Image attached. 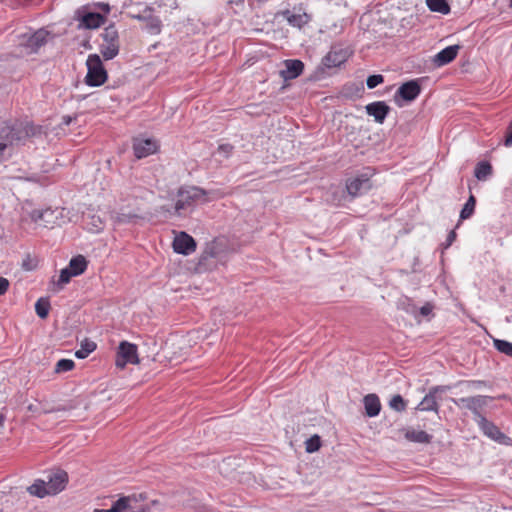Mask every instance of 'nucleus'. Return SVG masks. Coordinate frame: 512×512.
I'll return each mask as SVG.
<instances>
[{"instance_id":"nucleus-1","label":"nucleus","mask_w":512,"mask_h":512,"mask_svg":"<svg viewBox=\"0 0 512 512\" xmlns=\"http://www.w3.org/2000/svg\"><path fill=\"white\" fill-rule=\"evenodd\" d=\"M42 127L32 123H20L13 126L4 125L0 128V144H5V155H11L12 147L28 138L42 134Z\"/></svg>"},{"instance_id":"nucleus-2","label":"nucleus","mask_w":512,"mask_h":512,"mask_svg":"<svg viewBox=\"0 0 512 512\" xmlns=\"http://www.w3.org/2000/svg\"><path fill=\"white\" fill-rule=\"evenodd\" d=\"M146 498L144 493L121 496L110 509H94L93 512H150V507L145 503Z\"/></svg>"},{"instance_id":"nucleus-3","label":"nucleus","mask_w":512,"mask_h":512,"mask_svg":"<svg viewBox=\"0 0 512 512\" xmlns=\"http://www.w3.org/2000/svg\"><path fill=\"white\" fill-rule=\"evenodd\" d=\"M208 192L197 186L181 187L178 190V199L175 204V212L181 215L182 210L189 209L199 203L208 201Z\"/></svg>"},{"instance_id":"nucleus-4","label":"nucleus","mask_w":512,"mask_h":512,"mask_svg":"<svg viewBox=\"0 0 512 512\" xmlns=\"http://www.w3.org/2000/svg\"><path fill=\"white\" fill-rule=\"evenodd\" d=\"M86 65L88 71L85 83L93 87L101 86L107 80V71L103 66L100 56L97 54L89 55Z\"/></svg>"},{"instance_id":"nucleus-5","label":"nucleus","mask_w":512,"mask_h":512,"mask_svg":"<svg viewBox=\"0 0 512 512\" xmlns=\"http://www.w3.org/2000/svg\"><path fill=\"white\" fill-rule=\"evenodd\" d=\"M103 42L100 45V52L105 60L115 58L119 53L120 43L118 31L114 24L107 26L101 34Z\"/></svg>"},{"instance_id":"nucleus-6","label":"nucleus","mask_w":512,"mask_h":512,"mask_svg":"<svg viewBox=\"0 0 512 512\" xmlns=\"http://www.w3.org/2000/svg\"><path fill=\"white\" fill-rule=\"evenodd\" d=\"M50 33L45 29H39L32 34H24L19 38L21 52L27 55L37 53L47 43Z\"/></svg>"},{"instance_id":"nucleus-7","label":"nucleus","mask_w":512,"mask_h":512,"mask_svg":"<svg viewBox=\"0 0 512 512\" xmlns=\"http://www.w3.org/2000/svg\"><path fill=\"white\" fill-rule=\"evenodd\" d=\"M128 363H139L137 346L135 344L122 341L117 352L116 366L120 369H123Z\"/></svg>"},{"instance_id":"nucleus-8","label":"nucleus","mask_w":512,"mask_h":512,"mask_svg":"<svg viewBox=\"0 0 512 512\" xmlns=\"http://www.w3.org/2000/svg\"><path fill=\"white\" fill-rule=\"evenodd\" d=\"M493 398L489 396H474V397H466V398H460V399H452V401L458 405L463 406L473 412V414L477 417V421L480 420L481 409L485 407L489 401H491Z\"/></svg>"},{"instance_id":"nucleus-9","label":"nucleus","mask_w":512,"mask_h":512,"mask_svg":"<svg viewBox=\"0 0 512 512\" xmlns=\"http://www.w3.org/2000/svg\"><path fill=\"white\" fill-rule=\"evenodd\" d=\"M172 247L178 254L189 255L196 250L197 244L192 236L181 231L175 236Z\"/></svg>"},{"instance_id":"nucleus-10","label":"nucleus","mask_w":512,"mask_h":512,"mask_svg":"<svg viewBox=\"0 0 512 512\" xmlns=\"http://www.w3.org/2000/svg\"><path fill=\"white\" fill-rule=\"evenodd\" d=\"M421 92V87L416 80H410L403 83L395 93V102L401 106L399 98L411 102L418 97Z\"/></svg>"},{"instance_id":"nucleus-11","label":"nucleus","mask_w":512,"mask_h":512,"mask_svg":"<svg viewBox=\"0 0 512 512\" xmlns=\"http://www.w3.org/2000/svg\"><path fill=\"white\" fill-rule=\"evenodd\" d=\"M218 250L214 243H208L201 253L198 263H197V271L204 272L215 267V259L217 258Z\"/></svg>"},{"instance_id":"nucleus-12","label":"nucleus","mask_w":512,"mask_h":512,"mask_svg":"<svg viewBox=\"0 0 512 512\" xmlns=\"http://www.w3.org/2000/svg\"><path fill=\"white\" fill-rule=\"evenodd\" d=\"M68 482V474L58 470L47 476L46 487L50 495H56L65 489Z\"/></svg>"},{"instance_id":"nucleus-13","label":"nucleus","mask_w":512,"mask_h":512,"mask_svg":"<svg viewBox=\"0 0 512 512\" xmlns=\"http://www.w3.org/2000/svg\"><path fill=\"white\" fill-rule=\"evenodd\" d=\"M480 428L489 438L501 443V444H510L511 439L502 433L499 428L488 421L484 416H480V420H478Z\"/></svg>"},{"instance_id":"nucleus-14","label":"nucleus","mask_w":512,"mask_h":512,"mask_svg":"<svg viewBox=\"0 0 512 512\" xmlns=\"http://www.w3.org/2000/svg\"><path fill=\"white\" fill-rule=\"evenodd\" d=\"M372 184L367 174H361L355 178L349 179L346 183L348 193L355 197L370 190Z\"/></svg>"},{"instance_id":"nucleus-15","label":"nucleus","mask_w":512,"mask_h":512,"mask_svg":"<svg viewBox=\"0 0 512 512\" xmlns=\"http://www.w3.org/2000/svg\"><path fill=\"white\" fill-rule=\"evenodd\" d=\"M448 386H435L429 390V393L422 399V401L416 407L419 411H434L438 414L439 405L436 400V394L438 392H444L448 389Z\"/></svg>"},{"instance_id":"nucleus-16","label":"nucleus","mask_w":512,"mask_h":512,"mask_svg":"<svg viewBox=\"0 0 512 512\" xmlns=\"http://www.w3.org/2000/svg\"><path fill=\"white\" fill-rule=\"evenodd\" d=\"M158 149L156 141L151 139H135L133 143L134 154L138 159L155 153Z\"/></svg>"},{"instance_id":"nucleus-17","label":"nucleus","mask_w":512,"mask_h":512,"mask_svg":"<svg viewBox=\"0 0 512 512\" xmlns=\"http://www.w3.org/2000/svg\"><path fill=\"white\" fill-rule=\"evenodd\" d=\"M366 113L372 116L374 120L382 124L390 112V107L384 101L372 102L365 107Z\"/></svg>"},{"instance_id":"nucleus-18","label":"nucleus","mask_w":512,"mask_h":512,"mask_svg":"<svg viewBox=\"0 0 512 512\" xmlns=\"http://www.w3.org/2000/svg\"><path fill=\"white\" fill-rule=\"evenodd\" d=\"M285 69L280 71V76L284 80H292L300 76L304 70V64L301 60L289 59L284 61Z\"/></svg>"},{"instance_id":"nucleus-19","label":"nucleus","mask_w":512,"mask_h":512,"mask_svg":"<svg viewBox=\"0 0 512 512\" xmlns=\"http://www.w3.org/2000/svg\"><path fill=\"white\" fill-rule=\"evenodd\" d=\"M459 49V45H451L444 48L435 55L433 59L434 64L440 67L452 62L457 57Z\"/></svg>"},{"instance_id":"nucleus-20","label":"nucleus","mask_w":512,"mask_h":512,"mask_svg":"<svg viewBox=\"0 0 512 512\" xmlns=\"http://www.w3.org/2000/svg\"><path fill=\"white\" fill-rule=\"evenodd\" d=\"M105 21V16L100 13L89 12L81 17L79 26L86 29H96L103 25Z\"/></svg>"},{"instance_id":"nucleus-21","label":"nucleus","mask_w":512,"mask_h":512,"mask_svg":"<svg viewBox=\"0 0 512 512\" xmlns=\"http://www.w3.org/2000/svg\"><path fill=\"white\" fill-rule=\"evenodd\" d=\"M365 413L368 417H375L380 413L381 403L376 394H368L363 399Z\"/></svg>"},{"instance_id":"nucleus-22","label":"nucleus","mask_w":512,"mask_h":512,"mask_svg":"<svg viewBox=\"0 0 512 512\" xmlns=\"http://www.w3.org/2000/svg\"><path fill=\"white\" fill-rule=\"evenodd\" d=\"M347 59V52L343 49H332L324 58L327 67L340 66Z\"/></svg>"},{"instance_id":"nucleus-23","label":"nucleus","mask_w":512,"mask_h":512,"mask_svg":"<svg viewBox=\"0 0 512 512\" xmlns=\"http://www.w3.org/2000/svg\"><path fill=\"white\" fill-rule=\"evenodd\" d=\"M405 438L410 442L427 444L431 442L432 436L423 430L407 429Z\"/></svg>"},{"instance_id":"nucleus-24","label":"nucleus","mask_w":512,"mask_h":512,"mask_svg":"<svg viewBox=\"0 0 512 512\" xmlns=\"http://www.w3.org/2000/svg\"><path fill=\"white\" fill-rule=\"evenodd\" d=\"M27 491L30 495L36 496L38 498H43L47 495H50L46 487V481L42 479L35 480L34 483L27 488Z\"/></svg>"},{"instance_id":"nucleus-25","label":"nucleus","mask_w":512,"mask_h":512,"mask_svg":"<svg viewBox=\"0 0 512 512\" xmlns=\"http://www.w3.org/2000/svg\"><path fill=\"white\" fill-rule=\"evenodd\" d=\"M87 264L88 263H87L85 257L82 255H78V256L73 257L70 260L68 268L71 272L75 273V276H78V275L84 273V271L87 268Z\"/></svg>"},{"instance_id":"nucleus-26","label":"nucleus","mask_w":512,"mask_h":512,"mask_svg":"<svg viewBox=\"0 0 512 512\" xmlns=\"http://www.w3.org/2000/svg\"><path fill=\"white\" fill-rule=\"evenodd\" d=\"M140 218L135 212L121 210L113 215L114 222L117 224H126L135 221Z\"/></svg>"},{"instance_id":"nucleus-27","label":"nucleus","mask_w":512,"mask_h":512,"mask_svg":"<svg viewBox=\"0 0 512 512\" xmlns=\"http://www.w3.org/2000/svg\"><path fill=\"white\" fill-rule=\"evenodd\" d=\"M428 8L433 12L448 14L450 12L449 4L446 0H426Z\"/></svg>"},{"instance_id":"nucleus-28","label":"nucleus","mask_w":512,"mask_h":512,"mask_svg":"<svg viewBox=\"0 0 512 512\" xmlns=\"http://www.w3.org/2000/svg\"><path fill=\"white\" fill-rule=\"evenodd\" d=\"M491 174L492 166L486 161L478 163L474 171V175L478 180H485Z\"/></svg>"},{"instance_id":"nucleus-29","label":"nucleus","mask_w":512,"mask_h":512,"mask_svg":"<svg viewBox=\"0 0 512 512\" xmlns=\"http://www.w3.org/2000/svg\"><path fill=\"white\" fill-rule=\"evenodd\" d=\"M96 349V343L85 339L81 343V348L75 352V356L79 359H84L88 357L90 353H92Z\"/></svg>"},{"instance_id":"nucleus-30","label":"nucleus","mask_w":512,"mask_h":512,"mask_svg":"<svg viewBox=\"0 0 512 512\" xmlns=\"http://www.w3.org/2000/svg\"><path fill=\"white\" fill-rule=\"evenodd\" d=\"M476 199L473 195H470L469 199L465 203L464 207L460 212V220L468 219L472 216L475 210Z\"/></svg>"},{"instance_id":"nucleus-31","label":"nucleus","mask_w":512,"mask_h":512,"mask_svg":"<svg viewBox=\"0 0 512 512\" xmlns=\"http://www.w3.org/2000/svg\"><path fill=\"white\" fill-rule=\"evenodd\" d=\"M50 310V303L47 299L40 298L35 304L36 314L41 318H47Z\"/></svg>"},{"instance_id":"nucleus-32","label":"nucleus","mask_w":512,"mask_h":512,"mask_svg":"<svg viewBox=\"0 0 512 512\" xmlns=\"http://www.w3.org/2000/svg\"><path fill=\"white\" fill-rule=\"evenodd\" d=\"M494 347L501 353L512 358V343L506 340L495 339Z\"/></svg>"},{"instance_id":"nucleus-33","label":"nucleus","mask_w":512,"mask_h":512,"mask_svg":"<svg viewBox=\"0 0 512 512\" xmlns=\"http://www.w3.org/2000/svg\"><path fill=\"white\" fill-rule=\"evenodd\" d=\"M389 406L391 409L397 412H403L406 410L407 404L403 397L399 394L394 395L389 401Z\"/></svg>"},{"instance_id":"nucleus-34","label":"nucleus","mask_w":512,"mask_h":512,"mask_svg":"<svg viewBox=\"0 0 512 512\" xmlns=\"http://www.w3.org/2000/svg\"><path fill=\"white\" fill-rule=\"evenodd\" d=\"M74 366H75V363L73 360L61 359L56 363L54 372L58 373V374L63 373V372H68V371L72 370L74 368Z\"/></svg>"},{"instance_id":"nucleus-35","label":"nucleus","mask_w":512,"mask_h":512,"mask_svg":"<svg viewBox=\"0 0 512 512\" xmlns=\"http://www.w3.org/2000/svg\"><path fill=\"white\" fill-rule=\"evenodd\" d=\"M51 215H52V211L49 209L44 210V211L34 210L31 213V218L34 222H36V223L43 222V225L46 226V223H48V221L46 220V217L51 216Z\"/></svg>"},{"instance_id":"nucleus-36","label":"nucleus","mask_w":512,"mask_h":512,"mask_svg":"<svg viewBox=\"0 0 512 512\" xmlns=\"http://www.w3.org/2000/svg\"><path fill=\"white\" fill-rule=\"evenodd\" d=\"M321 447V439L318 435H314L307 439L305 442V448L308 453L316 452Z\"/></svg>"},{"instance_id":"nucleus-37","label":"nucleus","mask_w":512,"mask_h":512,"mask_svg":"<svg viewBox=\"0 0 512 512\" xmlns=\"http://www.w3.org/2000/svg\"><path fill=\"white\" fill-rule=\"evenodd\" d=\"M74 276L75 273L71 272L68 267L62 269L58 280V285L60 286V288H62L64 284H67L70 281V279Z\"/></svg>"},{"instance_id":"nucleus-38","label":"nucleus","mask_w":512,"mask_h":512,"mask_svg":"<svg viewBox=\"0 0 512 512\" xmlns=\"http://www.w3.org/2000/svg\"><path fill=\"white\" fill-rule=\"evenodd\" d=\"M384 82V77L381 74H374L367 78L366 84L369 89H373L376 86Z\"/></svg>"},{"instance_id":"nucleus-39","label":"nucleus","mask_w":512,"mask_h":512,"mask_svg":"<svg viewBox=\"0 0 512 512\" xmlns=\"http://www.w3.org/2000/svg\"><path fill=\"white\" fill-rule=\"evenodd\" d=\"M147 26L151 32L159 33L161 30V21L157 17H151L148 19Z\"/></svg>"},{"instance_id":"nucleus-40","label":"nucleus","mask_w":512,"mask_h":512,"mask_svg":"<svg viewBox=\"0 0 512 512\" xmlns=\"http://www.w3.org/2000/svg\"><path fill=\"white\" fill-rule=\"evenodd\" d=\"M233 151V146L231 144H222L218 147V153L222 154L225 158H227Z\"/></svg>"},{"instance_id":"nucleus-41","label":"nucleus","mask_w":512,"mask_h":512,"mask_svg":"<svg viewBox=\"0 0 512 512\" xmlns=\"http://www.w3.org/2000/svg\"><path fill=\"white\" fill-rule=\"evenodd\" d=\"M9 285V281L6 278L0 276V296L7 292Z\"/></svg>"},{"instance_id":"nucleus-42","label":"nucleus","mask_w":512,"mask_h":512,"mask_svg":"<svg viewBox=\"0 0 512 512\" xmlns=\"http://www.w3.org/2000/svg\"><path fill=\"white\" fill-rule=\"evenodd\" d=\"M432 310H433V305L430 304V303H426L425 305H423L421 308H420V314L422 316H428L432 313Z\"/></svg>"},{"instance_id":"nucleus-43","label":"nucleus","mask_w":512,"mask_h":512,"mask_svg":"<svg viewBox=\"0 0 512 512\" xmlns=\"http://www.w3.org/2000/svg\"><path fill=\"white\" fill-rule=\"evenodd\" d=\"M504 144L506 146H512V120H511L510 125L507 128V133H506Z\"/></svg>"},{"instance_id":"nucleus-44","label":"nucleus","mask_w":512,"mask_h":512,"mask_svg":"<svg viewBox=\"0 0 512 512\" xmlns=\"http://www.w3.org/2000/svg\"><path fill=\"white\" fill-rule=\"evenodd\" d=\"M288 22L290 24H293V25H297V26H300L301 24V20H302V16L301 15H290L288 18H287Z\"/></svg>"},{"instance_id":"nucleus-45","label":"nucleus","mask_w":512,"mask_h":512,"mask_svg":"<svg viewBox=\"0 0 512 512\" xmlns=\"http://www.w3.org/2000/svg\"><path fill=\"white\" fill-rule=\"evenodd\" d=\"M456 236H457V234H456L455 230H452V231L449 232V234L447 236V239H446L445 248H447L450 245H452V243L456 239Z\"/></svg>"},{"instance_id":"nucleus-46","label":"nucleus","mask_w":512,"mask_h":512,"mask_svg":"<svg viewBox=\"0 0 512 512\" xmlns=\"http://www.w3.org/2000/svg\"><path fill=\"white\" fill-rule=\"evenodd\" d=\"M22 267L28 271L34 269V265H32L31 260L29 258L23 261Z\"/></svg>"},{"instance_id":"nucleus-47","label":"nucleus","mask_w":512,"mask_h":512,"mask_svg":"<svg viewBox=\"0 0 512 512\" xmlns=\"http://www.w3.org/2000/svg\"><path fill=\"white\" fill-rule=\"evenodd\" d=\"M467 384L469 386H481V385H485V382L484 381H468Z\"/></svg>"},{"instance_id":"nucleus-48","label":"nucleus","mask_w":512,"mask_h":512,"mask_svg":"<svg viewBox=\"0 0 512 512\" xmlns=\"http://www.w3.org/2000/svg\"><path fill=\"white\" fill-rule=\"evenodd\" d=\"M4 147L5 144H0V162L6 158V155L4 153Z\"/></svg>"},{"instance_id":"nucleus-49","label":"nucleus","mask_w":512,"mask_h":512,"mask_svg":"<svg viewBox=\"0 0 512 512\" xmlns=\"http://www.w3.org/2000/svg\"><path fill=\"white\" fill-rule=\"evenodd\" d=\"M71 120H72V119H71V117H70V116H64V117H63V122H64V124H66V125H69V124L71 123Z\"/></svg>"},{"instance_id":"nucleus-50","label":"nucleus","mask_w":512,"mask_h":512,"mask_svg":"<svg viewBox=\"0 0 512 512\" xmlns=\"http://www.w3.org/2000/svg\"><path fill=\"white\" fill-rule=\"evenodd\" d=\"M101 8L106 11V12H109L110 8H109V5L108 4H101Z\"/></svg>"},{"instance_id":"nucleus-51","label":"nucleus","mask_w":512,"mask_h":512,"mask_svg":"<svg viewBox=\"0 0 512 512\" xmlns=\"http://www.w3.org/2000/svg\"><path fill=\"white\" fill-rule=\"evenodd\" d=\"M4 420H5L4 415L0 414V426L3 425Z\"/></svg>"},{"instance_id":"nucleus-52","label":"nucleus","mask_w":512,"mask_h":512,"mask_svg":"<svg viewBox=\"0 0 512 512\" xmlns=\"http://www.w3.org/2000/svg\"><path fill=\"white\" fill-rule=\"evenodd\" d=\"M28 409H29L30 411H34L33 405H29V406H28Z\"/></svg>"},{"instance_id":"nucleus-53","label":"nucleus","mask_w":512,"mask_h":512,"mask_svg":"<svg viewBox=\"0 0 512 512\" xmlns=\"http://www.w3.org/2000/svg\"><path fill=\"white\" fill-rule=\"evenodd\" d=\"M510 6L512 7V0H510Z\"/></svg>"}]
</instances>
